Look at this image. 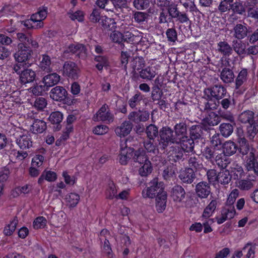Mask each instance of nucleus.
<instances>
[{
    "label": "nucleus",
    "instance_id": "nucleus-64",
    "mask_svg": "<svg viewBox=\"0 0 258 258\" xmlns=\"http://www.w3.org/2000/svg\"><path fill=\"white\" fill-rule=\"evenodd\" d=\"M46 223V220L43 217H38L36 218L33 222V227L35 229H39L43 228Z\"/></svg>",
    "mask_w": 258,
    "mask_h": 258
},
{
    "label": "nucleus",
    "instance_id": "nucleus-50",
    "mask_svg": "<svg viewBox=\"0 0 258 258\" xmlns=\"http://www.w3.org/2000/svg\"><path fill=\"white\" fill-rule=\"evenodd\" d=\"M133 18L136 23L139 24H143L147 21L148 15L145 12H136L134 14Z\"/></svg>",
    "mask_w": 258,
    "mask_h": 258
},
{
    "label": "nucleus",
    "instance_id": "nucleus-6",
    "mask_svg": "<svg viewBox=\"0 0 258 258\" xmlns=\"http://www.w3.org/2000/svg\"><path fill=\"white\" fill-rule=\"evenodd\" d=\"M93 119L95 121H101L110 123L113 121L114 115L111 113L108 106L106 104H104L94 115Z\"/></svg>",
    "mask_w": 258,
    "mask_h": 258
},
{
    "label": "nucleus",
    "instance_id": "nucleus-44",
    "mask_svg": "<svg viewBox=\"0 0 258 258\" xmlns=\"http://www.w3.org/2000/svg\"><path fill=\"white\" fill-rule=\"evenodd\" d=\"M219 130L223 137H228L233 133V126L230 123H222L220 125Z\"/></svg>",
    "mask_w": 258,
    "mask_h": 258
},
{
    "label": "nucleus",
    "instance_id": "nucleus-13",
    "mask_svg": "<svg viewBox=\"0 0 258 258\" xmlns=\"http://www.w3.org/2000/svg\"><path fill=\"white\" fill-rule=\"evenodd\" d=\"M49 94L50 98L53 100L62 101L66 99L68 92L63 87L57 86L51 90Z\"/></svg>",
    "mask_w": 258,
    "mask_h": 258
},
{
    "label": "nucleus",
    "instance_id": "nucleus-42",
    "mask_svg": "<svg viewBox=\"0 0 258 258\" xmlns=\"http://www.w3.org/2000/svg\"><path fill=\"white\" fill-rule=\"evenodd\" d=\"M139 169V174L141 176H147L152 171L153 168L150 161L143 163Z\"/></svg>",
    "mask_w": 258,
    "mask_h": 258
},
{
    "label": "nucleus",
    "instance_id": "nucleus-15",
    "mask_svg": "<svg viewBox=\"0 0 258 258\" xmlns=\"http://www.w3.org/2000/svg\"><path fill=\"white\" fill-rule=\"evenodd\" d=\"M183 183L191 184L196 178V174L191 168H185L181 171L178 176Z\"/></svg>",
    "mask_w": 258,
    "mask_h": 258
},
{
    "label": "nucleus",
    "instance_id": "nucleus-62",
    "mask_svg": "<svg viewBox=\"0 0 258 258\" xmlns=\"http://www.w3.org/2000/svg\"><path fill=\"white\" fill-rule=\"evenodd\" d=\"M66 199L70 204V206L74 207L78 204L80 200V196L77 194L71 193L67 196Z\"/></svg>",
    "mask_w": 258,
    "mask_h": 258
},
{
    "label": "nucleus",
    "instance_id": "nucleus-24",
    "mask_svg": "<svg viewBox=\"0 0 258 258\" xmlns=\"http://www.w3.org/2000/svg\"><path fill=\"white\" fill-rule=\"evenodd\" d=\"M35 78V72L31 69H25L23 70L20 76L21 82L24 84L33 82Z\"/></svg>",
    "mask_w": 258,
    "mask_h": 258
},
{
    "label": "nucleus",
    "instance_id": "nucleus-5",
    "mask_svg": "<svg viewBox=\"0 0 258 258\" xmlns=\"http://www.w3.org/2000/svg\"><path fill=\"white\" fill-rule=\"evenodd\" d=\"M128 139L120 140L119 161L121 165H126L133 156L134 149L128 146Z\"/></svg>",
    "mask_w": 258,
    "mask_h": 258
},
{
    "label": "nucleus",
    "instance_id": "nucleus-27",
    "mask_svg": "<svg viewBox=\"0 0 258 258\" xmlns=\"http://www.w3.org/2000/svg\"><path fill=\"white\" fill-rule=\"evenodd\" d=\"M246 167L248 171H253L258 175V162L252 152H250L249 154V157L246 161Z\"/></svg>",
    "mask_w": 258,
    "mask_h": 258
},
{
    "label": "nucleus",
    "instance_id": "nucleus-7",
    "mask_svg": "<svg viewBox=\"0 0 258 258\" xmlns=\"http://www.w3.org/2000/svg\"><path fill=\"white\" fill-rule=\"evenodd\" d=\"M150 118V113L145 110H139L137 111L131 112L128 115V119L135 123L138 124L140 122H146Z\"/></svg>",
    "mask_w": 258,
    "mask_h": 258
},
{
    "label": "nucleus",
    "instance_id": "nucleus-46",
    "mask_svg": "<svg viewBox=\"0 0 258 258\" xmlns=\"http://www.w3.org/2000/svg\"><path fill=\"white\" fill-rule=\"evenodd\" d=\"M18 220L17 217H15L10 223L7 225L4 229V234L6 236H10L12 235L15 231L16 226L18 224Z\"/></svg>",
    "mask_w": 258,
    "mask_h": 258
},
{
    "label": "nucleus",
    "instance_id": "nucleus-34",
    "mask_svg": "<svg viewBox=\"0 0 258 258\" xmlns=\"http://www.w3.org/2000/svg\"><path fill=\"white\" fill-rule=\"evenodd\" d=\"M223 152L220 153H218L216 156L215 160H214V163H216L219 167L225 169L230 163L229 158Z\"/></svg>",
    "mask_w": 258,
    "mask_h": 258
},
{
    "label": "nucleus",
    "instance_id": "nucleus-29",
    "mask_svg": "<svg viewBox=\"0 0 258 258\" xmlns=\"http://www.w3.org/2000/svg\"><path fill=\"white\" fill-rule=\"evenodd\" d=\"M48 8L47 7L42 6L40 7L37 12L32 15V20H34L35 22L43 23L42 21L46 18Z\"/></svg>",
    "mask_w": 258,
    "mask_h": 258
},
{
    "label": "nucleus",
    "instance_id": "nucleus-21",
    "mask_svg": "<svg viewBox=\"0 0 258 258\" xmlns=\"http://www.w3.org/2000/svg\"><path fill=\"white\" fill-rule=\"evenodd\" d=\"M60 80L59 75L55 73H53L45 76L43 78V83L47 89L48 88L51 87L57 84Z\"/></svg>",
    "mask_w": 258,
    "mask_h": 258
},
{
    "label": "nucleus",
    "instance_id": "nucleus-60",
    "mask_svg": "<svg viewBox=\"0 0 258 258\" xmlns=\"http://www.w3.org/2000/svg\"><path fill=\"white\" fill-rule=\"evenodd\" d=\"M46 87L45 85L36 84L33 87L30 88L28 90L29 92H31L35 96L41 95L42 93L45 91Z\"/></svg>",
    "mask_w": 258,
    "mask_h": 258
},
{
    "label": "nucleus",
    "instance_id": "nucleus-1",
    "mask_svg": "<svg viewBox=\"0 0 258 258\" xmlns=\"http://www.w3.org/2000/svg\"><path fill=\"white\" fill-rule=\"evenodd\" d=\"M149 186L142 190V195L144 198L153 199L158 196L160 193L165 192L164 184L155 178L148 183Z\"/></svg>",
    "mask_w": 258,
    "mask_h": 258
},
{
    "label": "nucleus",
    "instance_id": "nucleus-25",
    "mask_svg": "<svg viewBox=\"0 0 258 258\" xmlns=\"http://www.w3.org/2000/svg\"><path fill=\"white\" fill-rule=\"evenodd\" d=\"M167 193L166 191L160 193L156 197V208L158 213H162L166 207Z\"/></svg>",
    "mask_w": 258,
    "mask_h": 258
},
{
    "label": "nucleus",
    "instance_id": "nucleus-36",
    "mask_svg": "<svg viewBox=\"0 0 258 258\" xmlns=\"http://www.w3.org/2000/svg\"><path fill=\"white\" fill-rule=\"evenodd\" d=\"M223 152L228 156L234 154L237 150V145L231 141L226 142L223 146Z\"/></svg>",
    "mask_w": 258,
    "mask_h": 258
},
{
    "label": "nucleus",
    "instance_id": "nucleus-63",
    "mask_svg": "<svg viewBox=\"0 0 258 258\" xmlns=\"http://www.w3.org/2000/svg\"><path fill=\"white\" fill-rule=\"evenodd\" d=\"M109 131V128L105 125H98L95 126L93 130L94 134L103 135L106 134Z\"/></svg>",
    "mask_w": 258,
    "mask_h": 258
},
{
    "label": "nucleus",
    "instance_id": "nucleus-14",
    "mask_svg": "<svg viewBox=\"0 0 258 258\" xmlns=\"http://www.w3.org/2000/svg\"><path fill=\"white\" fill-rule=\"evenodd\" d=\"M185 195L184 189L180 185H175L170 190V197L175 202H181L184 199Z\"/></svg>",
    "mask_w": 258,
    "mask_h": 258
},
{
    "label": "nucleus",
    "instance_id": "nucleus-56",
    "mask_svg": "<svg viewBox=\"0 0 258 258\" xmlns=\"http://www.w3.org/2000/svg\"><path fill=\"white\" fill-rule=\"evenodd\" d=\"M31 190V186L29 185L26 184L23 186L16 188L13 191L12 195L14 197H17L22 193L24 194H28Z\"/></svg>",
    "mask_w": 258,
    "mask_h": 258
},
{
    "label": "nucleus",
    "instance_id": "nucleus-51",
    "mask_svg": "<svg viewBox=\"0 0 258 258\" xmlns=\"http://www.w3.org/2000/svg\"><path fill=\"white\" fill-rule=\"evenodd\" d=\"M218 50L224 55H229L232 50L231 46L224 41L218 43Z\"/></svg>",
    "mask_w": 258,
    "mask_h": 258
},
{
    "label": "nucleus",
    "instance_id": "nucleus-2",
    "mask_svg": "<svg viewBox=\"0 0 258 258\" xmlns=\"http://www.w3.org/2000/svg\"><path fill=\"white\" fill-rule=\"evenodd\" d=\"M227 90L222 85H215L213 86L204 90V97L211 102L213 99L219 100L226 96Z\"/></svg>",
    "mask_w": 258,
    "mask_h": 258
},
{
    "label": "nucleus",
    "instance_id": "nucleus-26",
    "mask_svg": "<svg viewBox=\"0 0 258 258\" xmlns=\"http://www.w3.org/2000/svg\"><path fill=\"white\" fill-rule=\"evenodd\" d=\"M57 179L56 173L52 171L45 170H44L38 180V183L41 185L44 180L49 182L54 181Z\"/></svg>",
    "mask_w": 258,
    "mask_h": 258
},
{
    "label": "nucleus",
    "instance_id": "nucleus-61",
    "mask_svg": "<svg viewBox=\"0 0 258 258\" xmlns=\"http://www.w3.org/2000/svg\"><path fill=\"white\" fill-rule=\"evenodd\" d=\"M150 5L149 0H134V6L138 10H145Z\"/></svg>",
    "mask_w": 258,
    "mask_h": 258
},
{
    "label": "nucleus",
    "instance_id": "nucleus-20",
    "mask_svg": "<svg viewBox=\"0 0 258 258\" xmlns=\"http://www.w3.org/2000/svg\"><path fill=\"white\" fill-rule=\"evenodd\" d=\"M176 144H180V148H181L186 153L194 152V151L195 143L194 140L189 137H185L180 140L179 142L176 143Z\"/></svg>",
    "mask_w": 258,
    "mask_h": 258
},
{
    "label": "nucleus",
    "instance_id": "nucleus-48",
    "mask_svg": "<svg viewBox=\"0 0 258 258\" xmlns=\"http://www.w3.org/2000/svg\"><path fill=\"white\" fill-rule=\"evenodd\" d=\"M247 76V70L243 69L239 73L235 81L236 88L238 89L246 81Z\"/></svg>",
    "mask_w": 258,
    "mask_h": 258
},
{
    "label": "nucleus",
    "instance_id": "nucleus-9",
    "mask_svg": "<svg viewBox=\"0 0 258 258\" xmlns=\"http://www.w3.org/2000/svg\"><path fill=\"white\" fill-rule=\"evenodd\" d=\"M81 74L78 66H63V75L72 80H77Z\"/></svg>",
    "mask_w": 258,
    "mask_h": 258
},
{
    "label": "nucleus",
    "instance_id": "nucleus-32",
    "mask_svg": "<svg viewBox=\"0 0 258 258\" xmlns=\"http://www.w3.org/2000/svg\"><path fill=\"white\" fill-rule=\"evenodd\" d=\"M233 36L238 39H242L247 35L248 30L246 26L237 24L233 28Z\"/></svg>",
    "mask_w": 258,
    "mask_h": 258
},
{
    "label": "nucleus",
    "instance_id": "nucleus-19",
    "mask_svg": "<svg viewBox=\"0 0 258 258\" xmlns=\"http://www.w3.org/2000/svg\"><path fill=\"white\" fill-rule=\"evenodd\" d=\"M196 192L200 198H207L211 192L209 184L206 181H201L196 186Z\"/></svg>",
    "mask_w": 258,
    "mask_h": 258
},
{
    "label": "nucleus",
    "instance_id": "nucleus-55",
    "mask_svg": "<svg viewBox=\"0 0 258 258\" xmlns=\"http://www.w3.org/2000/svg\"><path fill=\"white\" fill-rule=\"evenodd\" d=\"M23 25L27 28L38 29L42 28L43 26V23H36L32 20V16H31L30 19L26 20L23 22Z\"/></svg>",
    "mask_w": 258,
    "mask_h": 258
},
{
    "label": "nucleus",
    "instance_id": "nucleus-49",
    "mask_svg": "<svg viewBox=\"0 0 258 258\" xmlns=\"http://www.w3.org/2000/svg\"><path fill=\"white\" fill-rule=\"evenodd\" d=\"M232 46L234 51L239 54H242L245 52L246 45L241 41H233Z\"/></svg>",
    "mask_w": 258,
    "mask_h": 258
},
{
    "label": "nucleus",
    "instance_id": "nucleus-23",
    "mask_svg": "<svg viewBox=\"0 0 258 258\" xmlns=\"http://www.w3.org/2000/svg\"><path fill=\"white\" fill-rule=\"evenodd\" d=\"M237 142L239 146L238 148L237 147V150L242 155H247L249 152H252V147L244 137H239Z\"/></svg>",
    "mask_w": 258,
    "mask_h": 258
},
{
    "label": "nucleus",
    "instance_id": "nucleus-37",
    "mask_svg": "<svg viewBox=\"0 0 258 258\" xmlns=\"http://www.w3.org/2000/svg\"><path fill=\"white\" fill-rule=\"evenodd\" d=\"M62 119L63 115L59 111L52 112L49 117V120L51 123L56 125V128L57 131L60 130L61 128L60 123L62 121Z\"/></svg>",
    "mask_w": 258,
    "mask_h": 258
},
{
    "label": "nucleus",
    "instance_id": "nucleus-22",
    "mask_svg": "<svg viewBox=\"0 0 258 258\" xmlns=\"http://www.w3.org/2000/svg\"><path fill=\"white\" fill-rule=\"evenodd\" d=\"M215 148L207 146L202 150V156L208 162L214 164L216 156L217 154Z\"/></svg>",
    "mask_w": 258,
    "mask_h": 258
},
{
    "label": "nucleus",
    "instance_id": "nucleus-45",
    "mask_svg": "<svg viewBox=\"0 0 258 258\" xmlns=\"http://www.w3.org/2000/svg\"><path fill=\"white\" fill-rule=\"evenodd\" d=\"M172 153L171 154L173 160L175 162L179 161L184 159V153H185L179 147H173Z\"/></svg>",
    "mask_w": 258,
    "mask_h": 258
},
{
    "label": "nucleus",
    "instance_id": "nucleus-57",
    "mask_svg": "<svg viewBox=\"0 0 258 258\" xmlns=\"http://www.w3.org/2000/svg\"><path fill=\"white\" fill-rule=\"evenodd\" d=\"M231 9L235 13L242 14L245 11V7L240 1H236L231 5Z\"/></svg>",
    "mask_w": 258,
    "mask_h": 258
},
{
    "label": "nucleus",
    "instance_id": "nucleus-10",
    "mask_svg": "<svg viewBox=\"0 0 258 258\" xmlns=\"http://www.w3.org/2000/svg\"><path fill=\"white\" fill-rule=\"evenodd\" d=\"M30 50L23 43L18 44V51L15 53V60L19 63L25 62L30 55Z\"/></svg>",
    "mask_w": 258,
    "mask_h": 258
},
{
    "label": "nucleus",
    "instance_id": "nucleus-59",
    "mask_svg": "<svg viewBox=\"0 0 258 258\" xmlns=\"http://www.w3.org/2000/svg\"><path fill=\"white\" fill-rule=\"evenodd\" d=\"M175 174V170L173 166H169L163 170L162 176L164 179L167 180L173 177Z\"/></svg>",
    "mask_w": 258,
    "mask_h": 258
},
{
    "label": "nucleus",
    "instance_id": "nucleus-43",
    "mask_svg": "<svg viewBox=\"0 0 258 258\" xmlns=\"http://www.w3.org/2000/svg\"><path fill=\"white\" fill-rule=\"evenodd\" d=\"M144 96L139 91L132 96L128 100V105L132 108H135L140 104V102L143 99Z\"/></svg>",
    "mask_w": 258,
    "mask_h": 258
},
{
    "label": "nucleus",
    "instance_id": "nucleus-47",
    "mask_svg": "<svg viewBox=\"0 0 258 258\" xmlns=\"http://www.w3.org/2000/svg\"><path fill=\"white\" fill-rule=\"evenodd\" d=\"M258 132V124L255 121L251 122L247 126V137L252 140Z\"/></svg>",
    "mask_w": 258,
    "mask_h": 258
},
{
    "label": "nucleus",
    "instance_id": "nucleus-39",
    "mask_svg": "<svg viewBox=\"0 0 258 258\" xmlns=\"http://www.w3.org/2000/svg\"><path fill=\"white\" fill-rule=\"evenodd\" d=\"M145 133L148 139L154 141L159 135L158 128L154 124H150L145 129Z\"/></svg>",
    "mask_w": 258,
    "mask_h": 258
},
{
    "label": "nucleus",
    "instance_id": "nucleus-31",
    "mask_svg": "<svg viewBox=\"0 0 258 258\" xmlns=\"http://www.w3.org/2000/svg\"><path fill=\"white\" fill-rule=\"evenodd\" d=\"M232 175L228 170L222 169L218 173L217 182L223 185L228 184L231 180Z\"/></svg>",
    "mask_w": 258,
    "mask_h": 258
},
{
    "label": "nucleus",
    "instance_id": "nucleus-4",
    "mask_svg": "<svg viewBox=\"0 0 258 258\" xmlns=\"http://www.w3.org/2000/svg\"><path fill=\"white\" fill-rule=\"evenodd\" d=\"M217 108V104L210 102L205 103L204 110L208 113L203 119V122L210 126H215L220 123V117L215 112L212 110Z\"/></svg>",
    "mask_w": 258,
    "mask_h": 258
},
{
    "label": "nucleus",
    "instance_id": "nucleus-18",
    "mask_svg": "<svg viewBox=\"0 0 258 258\" xmlns=\"http://www.w3.org/2000/svg\"><path fill=\"white\" fill-rule=\"evenodd\" d=\"M174 135L177 142L187 137V126L184 122L176 123L173 127Z\"/></svg>",
    "mask_w": 258,
    "mask_h": 258
},
{
    "label": "nucleus",
    "instance_id": "nucleus-52",
    "mask_svg": "<svg viewBox=\"0 0 258 258\" xmlns=\"http://www.w3.org/2000/svg\"><path fill=\"white\" fill-rule=\"evenodd\" d=\"M237 186L241 190H248L253 186L252 181L249 179H239L236 182Z\"/></svg>",
    "mask_w": 258,
    "mask_h": 258
},
{
    "label": "nucleus",
    "instance_id": "nucleus-28",
    "mask_svg": "<svg viewBox=\"0 0 258 258\" xmlns=\"http://www.w3.org/2000/svg\"><path fill=\"white\" fill-rule=\"evenodd\" d=\"M133 158L135 162H138L140 164L150 161L146 155V151L142 148H139L135 151Z\"/></svg>",
    "mask_w": 258,
    "mask_h": 258
},
{
    "label": "nucleus",
    "instance_id": "nucleus-33",
    "mask_svg": "<svg viewBox=\"0 0 258 258\" xmlns=\"http://www.w3.org/2000/svg\"><path fill=\"white\" fill-rule=\"evenodd\" d=\"M139 73L140 77L146 80H151L156 74L155 67L150 66L142 69Z\"/></svg>",
    "mask_w": 258,
    "mask_h": 258
},
{
    "label": "nucleus",
    "instance_id": "nucleus-53",
    "mask_svg": "<svg viewBox=\"0 0 258 258\" xmlns=\"http://www.w3.org/2000/svg\"><path fill=\"white\" fill-rule=\"evenodd\" d=\"M163 92L162 90L158 86H154L152 88V91L151 93V98L153 102H155V101H158L163 97Z\"/></svg>",
    "mask_w": 258,
    "mask_h": 258
},
{
    "label": "nucleus",
    "instance_id": "nucleus-38",
    "mask_svg": "<svg viewBox=\"0 0 258 258\" xmlns=\"http://www.w3.org/2000/svg\"><path fill=\"white\" fill-rule=\"evenodd\" d=\"M188 168L195 169L196 170H200L204 168L202 161L198 157L195 156L190 157L188 159Z\"/></svg>",
    "mask_w": 258,
    "mask_h": 258
},
{
    "label": "nucleus",
    "instance_id": "nucleus-41",
    "mask_svg": "<svg viewBox=\"0 0 258 258\" xmlns=\"http://www.w3.org/2000/svg\"><path fill=\"white\" fill-rule=\"evenodd\" d=\"M152 140L150 139L144 140L143 145L146 152L156 155L158 153V149L156 145L154 144Z\"/></svg>",
    "mask_w": 258,
    "mask_h": 258
},
{
    "label": "nucleus",
    "instance_id": "nucleus-12",
    "mask_svg": "<svg viewBox=\"0 0 258 258\" xmlns=\"http://www.w3.org/2000/svg\"><path fill=\"white\" fill-rule=\"evenodd\" d=\"M16 144L23 150L29 149L33 146V141L30 134H26L19 136L16 140Z\"/></svg>",
    "mask_w": 258,
    "mask_h": 258
},
{
    "label": "nucleus",
    "instance_id": "nucleus-3",
    "mask_svg": "<svg viewBox=\"0 0 258 258\" xmlns=\"http://www.w3.org/2000/svg\"><path fill=\"white\" fill-rule=\"evenodd\" d=\"M159 145L160 148L164 150L170 144H176L177 141L174 135L173 130L169 126L162 127L159 131Z\"/></svg>",
    "mask_w": 258,
    "mask_h": 258
},
{
    "label": "nucleus",
    "instance_id": "nucleus-11",
    "mask_svg": "<svg viewBox=\"0 0 258 258\" xmlns=\"http://www.w3.org/2000/svg\"><path fill=\"white\" fill-rule=\"evenodd\" d=\"M207 131V128L205 125L202 124L192 125L189 128V137L194 140L202 139L204 131Z\"/></svg>",
    "mask_w": 258,
    "mask_h": 258
},
{
    "label": "nucleus",
    "instance_id": "nucleus-35",
    "mask_svg": "<svg viewBox=\"0 0 258 258\" xmlns=\"http://www.w3.org/2000/svg\"><path fill=\"white\" fill-rule=\"evenodd\" d=\"M220 78L225 83L232 82L234 79V75L232 70L224 68L221 72Z\"/></svg>",
    "mask_w": 258,
    "mask_h": 258
},
{
    "label": "nucleus",
    "instance_id": "nucleus-54",
    "mask_svg": "<svg viewBox=\"0 0 258 258\" xmlns=\"http://www.w3.org/2000/svg\"><path fill=\"white\" fill-rule=\"evenodd\" d=\"M102 251L104 256L107 258H112L113 257V252L110 243L106 238L105 239L104 241Z\"/></svg>",
    "mask_w": 258,
    "mask_h": 258
},
{
    "label": "nucleus",
    "instance_id": "nucleus-58",
    "mask_svg": "<svg viewBox=\"0 0 258 258\" xmlns=\"http://www.w3.org/2000/svg\"><path fill=\"white\" fill-rule=\"evenodd\" d=\"M101 24L104 29L109 30L115 27V22L113 19L104 17L101 20Z\"/></svg>",
    "mask_w": 258,
    "mask_h": 258
},
{
    "label": "nucleus",
    "instance_id": "nucleus-16",
    "mask_svg": "<svg viewBox=\"0 0 258 258\" xmlns=\"http://www.w3.org/2000/svg\"><path fill=\"white\" fill-rule=\"evenodd\" d=\"M65 53H72L80 58H85L87 55V50L82 44H72L69 46Z\"/></svg>",
    "mask_w": 258,
    "mask_h": 258
},
{
    "label": "nucleus",
    "instance_id": "nucleus-8",
    "mask_svg": "<svg viewBox=\"0 0 258 258\" xmlns=\"http://www.w3.org/2000/svg\"><path fill=\"white\" fill-rule=\"evenodd\" d=\"M235 214L236 211L234 206H226L222 209L221 216L216 217L217 222L218 224H222L226 220L233 218Z\"/></svg>",
    "mask_w": 258,
    "mask_h": 258
},
{
    "label": "nucleus",
    "instance_id": "nucleus-40",
    "mask_svg": "<svg viewBox=\"0 0 258 258\" xmlns=\"http://www.w3.org/2000/svg\"><path fill=\"white\" fill-rule=\"evenodd\" d=\"M46 129V122L40 119H35L32 125V131L35 133H42Z\"/></svg>",
    "mask_w": 258,
    "mask_h": 258
},
{
    "label": "nucleus",
    "instance_id": "nucleus-17",
    "mask_svg": "<svg viewBox=\"0 0 258 258\" xmlns=\"http://www.w3.org/2000/svg\"><path fill=\"white\" fill-rule=\"evenodd\" d=\"M133 124L131 121L125 120L119 126L115 128V133L117 136L120 137H125L130 134L132 130Z\"/></svg>",
    "mask_w": 258,
    "mask_h": 258
},
{
    "label": "nucleus",
    "instance_id": "nucleus-30",
    "mask_svg": "<svg viewBox=\"0 0 258 258\" xmlns=\"http://www.w3.org/2000/svg\"><path fill=\"white\" fill-rule=\"evenodd\" d=\"M254 113L251 110H245L241 112L238 116V120L242 123H250L255 121L254 120Z\"/></svg>",
    "mask_w": 258,
    "mask_h": 258
}]
</instances>
